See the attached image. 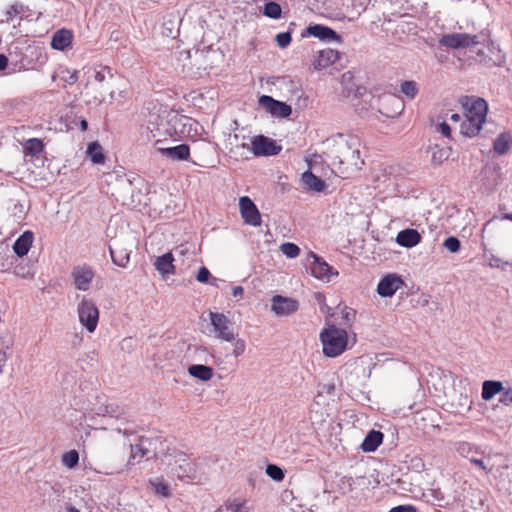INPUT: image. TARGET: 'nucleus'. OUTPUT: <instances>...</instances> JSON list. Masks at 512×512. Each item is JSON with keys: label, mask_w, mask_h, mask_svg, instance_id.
<instances>
[{"label": "nucleus", "mask_w": 512, "mask_h": 512, "mask_svg": "<svg viewBox=\"0 0 512 512\" xmlns=\"http://www.w3.org/2000/svg\"><path fill=\"white\" fill-rule=\"evenodd\" d=\"M105 431L102 438L106 448L105 455L101 461L98 472L105 475H119L131 471L150 456L151 440L147 437H140L135 444L128 442L127 438L133 434L127 429H112Z\"/></svg>", "instance_id": "obj_1"}, {"label": "nucleus", "mask_w": 512, "mask_h": 512, "mask_svg": "<svg viewBox=\"0 0 512 512\" xmlns=\"http://www.w3.org/2000/svg\"><path fill=\"white\" fill-rule=\"evenodd\" d=\"M332 141L338 153L339 165H345L343 169L339 168V172L346 174L350 170L360 169L362 162L357 148L358 140L351 134L337 133Z\"/></svg>", "instance_id": "obj_2"}, {"label": "nucleus", "mask_w": 512, "mask_h": 512, "mask_svg": "<svg viewBox=\"0 0 512 512\" xmlns=\"http://www.w3.org/2000/svg\"><path fill=\"white\" fill-rule=\"evenodd\" d=\"M322 352L326 357L335 358L349 348V335L345 329L330 324L319 335Z\"/></svg>", "instance_id": "obj_3"}, {"label": "nucleus", "mask_w": 512, "mask_h": 512, "mask_svg": "<svg viewBox=\"0 0 512 512\" xmlns=\"http://www.w3.org/2000/svg\"><path fill=\"white\" fill-rule=\"evenodd\" d=\"M460 104L464 112L466 128H482L487 123L488 103L479 97H462Z\"/></svg>", "instance_id": "obj_4"}, {"label": "nucleus", "mask_w": 512, "mask_h": 512, "mask_svg": "<svg viewBox=\"0 0 512 512\" xmlns=\"http://www.w3.org/2000/svg\"><path fill=\"white\" fill-rule=\"evenodd\" d=\"M77 300L76 312L79 323L87 332H95L100 316V312L95 301L86 295H78Z\"/></svg>", "instance_id": "obj_5"}, {"label": "nucleus", "mask_w": 512, "mask_h": 512, "mask_svg": "<svg viewBox=\"0 0 512 512\" xmlns=\"http://www.w3.org/2000/svg\"><path fill=\"white\" fill-rule=\"evenodd\" d=\"M135 246L136 240L131 233L112 239L109 250L113 262L120 267H125L130 260L131 250Z\"/></svg>", "instance_id": "obj_6"}, {"label": "nucleus", "mask_w": 512, "mask_h": 512, "mask_svg": "<svg viewBox=\"0 0 512 512\" xmlns=\"http://www.w3.org/2000/svg\"><path fill=\"white\" fill-rule=\"evenodd\" d=\"M371 101V107L375 108L382 115L390 118H394L400 115L404 109L403 100L395 94H381L378 96L369 95Z\"/></svg>", "instance_id": "obj_7"}, {"label": "nucleus", "mask_w": 512, "mask_h": 512, "mask_svg": "<svg viewBox=\"0 0 512 512\" xmlns=\"http://www.w3.org/2000/svg\"><path fill=\"white\" fill-rule=\"evenodd\" d=\"M481 48L477 50V59L486 66H499L504 60V54L501 49L488 36L482 35L480 40Z\"/></svg>", "instance_id": "obj_8"}, {"label": "nucleus", "mask_w": 512, "mask_h": 512, "mask_svg": "<svg viewBox=\"0 0 512 512\" xmlns=\"http://www.w3.org/2000/svg\"><path fill=\"white\" fill-rule=\"evenodd\" d=\"M483 34L449 33L443 35L439 44L451 49H472L480 45Z\"/></svg>", "instance_id": "obj_9"}, {"label": "nucleus", "mask_w": 512, "mask_h": 512, "mask_svg": "<svg viewBox=\"0 0 512 512\" xmlns=\"http://www.w3.org/2000/svg\"><path fill=\"white\" fill-rule=\"evenodd\" d=\"M209 317L213 328L212 332L217 339L225 342L235 340L238 334L235 332L231 321L226 315L218 312H210Z\"/></svg>", "instance_id": "obj_10"}, {"label": "nucleus", "mask_w": 512, "mask_h": 512, "mask_svg": "<svg viewBox=\"0 0 512 512\" xmlns=\"http://www.w3.org/2000/svg\"><path fill=\"white\" fill-rule=\"evenodd\" d=\"M240 145L243 148H250L252 153L257 157L274 156L282 150V146L278 144L276 140L263 135L253 137L250 144L243 142Z\"/></svg>", "instance_id": "obj_11"}, {"label": "nucleus", "mask_w": 512, "mask_h": 512, "mask_svg": "<svg viewBox=\"0 0 512 512\" xmlns=\"http://www.w3.org/2000/svg\"><path fill=\"white\" fill-rule=\"evenodd\" d=\"M71 279L76 290L87 292L90 290L95 277V271L89 265H76L71 271Z\"/></svg>", "instance_id": "obj_12"}, {"label": "nucleus", "mask_w": 512, "mask_h": 512, "mask_svg": "<svg viewBox=\"0 0 512 512\" xmlns=\"http://www.w3.org/2000/svg\"><path fill=\"white\" fill-rule=\"evenodd\" d=\"M258 105L274 118H287L292 113L290 105L267 95H262L258 98Z\"/></svg>", "instance_id": "obj_13"}, {"label": "nucleus", "mask_w": 512, "mask_h": 512, "mask_svg": "<svg viewBox=\"0 0 512 512\" xmlns=\"http://www.w3.org/2000/svg\"><path fill=\"white\" fill-rule=\"evenodd\" d=\"M307 261L309 263L312 275L321 281L330 282L332 277H336L338 275L337 271H334L328 263L321 260L313 252L308 254Z\"/></svg>", "instance_id": "obj_14"}, {"label": "nucleus", "mask_w": 512, "mask_h": 512, "mask_svg": "<svg viewBox=\"0 0 512 512\" xmlns=\"http://www.w3.org/2000/svg\"><path fill=\"white\" fill-rule=\"evenodd\" d=\"M166 464L170 471L179 479L190 477L193 472V465L191 461L183 453L168 455L166 457Z\"/></svg>", "instance_id": "obj_15"}, {"label": "nucleus", "mask_w": 512, "mask_h": 512, "mask_svg": "<svg viewBox=\"0 0 512 512\" xmlns=\"http://www.w3.org/2000/svg\"><path fill=\"white\" fill-rule=\"evenodd\" d=\"M163 140H157L155 146L159 153L171 161L187 160L190 156V148L186 144L176 146H164Z\"/></svg>", "instance_id": "obj_16"}, {"label": "nucleus", "mask_w": 512, "mask_h": 512, "mask_svg": "<svg viewBox=\"0 0 512 512\" xmlns=\"http://www.w3.org/2000/svg\"><path fill=\"white\" fill-rule=\"evenodd\" d=\"M298 307V301L289 297L275 295L271 299V311L280 317L294 314Z\"/></svg>", "instance_id": "obj_17"}, {"label": "nucleus", "mask_w": 512, "mask_h": 512, "mask_svg": "<svg viewBox=\"0 0 512 512\" xmlns=\"http://www.w3.org/2000/svg\"><path fill=\"white\" fill-rule=\"evenodd\" d=\"M239 208L242 218L244 222L252 225V226H260L261 224V216L256 207V205L252 202V200L243 196L239 199Z\"/></svg>", "instance_id": "obj_18"}, {"label": "nucleus", "mask_w": 512, "mask_h": 512, "mask_svg": "<svg viewBox=\"0 0 512 512\" xmlns=\"http://www.w3.org/2000/svg\"><path fill=\"white\" fill-rule=\"evenodd\" d=\"M404 285L403 280L396 274L384 276L377 286V293L381 297H391Z\"/></svg>", "instance_id": "obj_19"}, {"label": "nucleus", "mask_w": 512, "mask_h": 512, "mask_svg": "<svg viewBox=\"0 0 512 512\" xmlns=\"http://www.w3.org/2000/svg\"><path fill=\"white\" fill-rule=\"evenodd\" d=\"M340 59V53L331 48H326L317 52L312 61L315 70L320 71L335 64Z\"/></svg>", "instance_id": "obj_20"}, {"label": "nucleus", "mask_w": 512, "mask_h": 512, "mask_svg": "<svg viewBox=\"0 0 512 512\" xmlns=\"http://www.w3.org/2000/svg\"><path fill=\"white\" fill-rule=\"evenodd\" d=\"M113 76L108 68L94 69L92 79H89L86 84L88 90H99V86L104 85L106 90L112 88Z\"/></svg>", "instance_id": "obj_21"}, {"label": "nucleus", "mask_w": 512, "mask_h": 512, "mask_svg": "<svg viewBox=\"0 0 512 512\" xmlns=\"http://www.w3.org/2000/svg\"><path fill=\"white\" fill-rule=\"evenodd\" d=\"M306 31L310 36H314L323 41H331L337 43L342 42L341 36L327 26L316 24L307 27Z\"/></svg>", "instance_id": "obj_22"}, {"label": "nucleus", "mask_w": 512, "mask_h": 512, "mask_svg": "<svg viewBox=\"0 0 512 512\" xmlns=\"http://www.w3.org/2000/svg\"><path fill=\"white\" fill-rule=\"evenodd\" d=\"M341 85L343 87V95L347 98L365 96V89L358 87L354 83V77L351 72H345L341 76Z\"/></svg>", "instance_id": "obj_23"}, {"label": "nucleus", "mask_w": 512, "mask_h": 512, "mask_svg": "<svg viewBox=\"0 0 512 512\" xmlns=\"http://www.w3.org/2000/svg\"><path fill=\"white\" fill-rule=\"evenodd\" d=\"M173 262L174 256L171 252L165 253L155 258L154 266L163 279H165L168 275L175 273V266Z\"/></svg>", "instance_id": "obj_24"}, {"label": "nucleus", "mask_w": 512, "mask_h": 512, "mask_svg": "<svg viewBox=\"0 0 512 512\" xmlns=\"http://www.w3.org/2000/svg\"><path fill=\"white\" fill-rule=\"evenodd\" d=\"M73 41V33L67 29L56 31L51 40V46L55 50L63 51L71 46Z\"/></svg>", "instance_id": "obj_25"}, {"label": "nucleus", "mask_w": 512, "mask_h": 512, "mask_svg": "<svg viewBox=\"0 0 512 512\" xmlns=\"http://www.w3.org/2000/svg\"><path fill=\"white\" fill-rule=\"evenodd\" d=\"M85 153L89 160L92 162V164H105L106 155L102 145L98 141L89 142Z\"/></svg>", "instance_id": "obj_26"}, {"label": "nucleus", "mask_w": 512, "mask_h": 512, "mask_svg": "<svg viewBox=\"0 0 512 512\" xmlns=\"http://www.w3.org/2000/svg\"><path fill=\"white\" fill-rule=\"evenodd\" d=\"M421 241V235L417 230L405 229L398 233L396 242L402 247H414Z\"/></svg>", "instance_id": "obj_27"}, {"label": "nucleus", "mask_w": 512, "mask_h": 512, "mask_svg": "<svg viewBox=\"0 0 512 512\" xmlns=\"http://www.w3.org/2000/svg\"><path fill=\"white\" fill-rule=\"evenodd\" d=\"M34 241V234L31 231H25L14 243L13 250L19 256H25Z\"/></svg>", "instance_id": "obj_28"}, {"label": "nucleus", "mask_w": 512, "mask_h": 512, "mask_svg": "<svg viewBox=\"0 0 512 512\" xmlns=\"http://www.w3.org/2000/svg\"><path fill=\"white\" fill-rule=\"evenodd\" d=\"M188 374L200 381H210L214 376V370L210 366L202 364H193L188 367Z\"/></svg>", "instance_id": "obj_29"}, {"label": "nucleus", "mask_w": 512, "mask_h": 512, "mask_svg": "<svg viewBox=\"0 0 512 512\" xmlns=\"http://www.w3.org/2000/svg\"><path fill=\"white\" fill-rule=\"evenodd\" d=\"M512 147V134L508 131L502 132L495 139L493 150L498 155L507 154Z\"/></svg>", "instance_id": "obj_30"}, {"label": "nucleus", "mask_w": 512, "mask_h": 512, "mask_svg": "<svg viewBox=\"0 0 512 512\" xmlns=\"http://www.w3.org/2000/svg\"><path fill=\"white\" fill-rule=\"evenodd\" d=\"M504 390L503 383L496 380H486L482 384L481 397L485 401L491 400L495 395Z\"/></svg>", "instance_id": "obj_31"}, {"label": "nucleus", "mask_w": 512, "mask_h": 512, "mask_svg": "<svg viewBox=\"0 0 512 512\" xmlns=\"http://www.w3.org/2000/svg\"><path fill=\"white\" fill-rule=\"evenodd\" d=\"M383 434L379 431L372 430L365 437L361 444V448L365 452H373L382 443Z\"/></svg>", "instance_id": "obj_32"}, {"label": "nucleus", "mask_w": 512, "mask_h": 512, "mask_svg": "<svg viewBox=\"0 0 512 512\" xmlns=\"http://www.w3.org/2000/svg\"><path fill=\"white\" fill-rule=\"evenodd\" d=\"M301 179L307 189L315 192H321L326 187L325 182L310 171L304 172Z\"/></svg>", "instance_id": "obj_33"}, {"label": "nucleus", "mask_w": 512, "mask_h": 512, "mask_svg": "<svg viewBox=\"0 0 512 512\" xmlns=\"http://www.w3.org/2000/svg\"><path fill=\"white\" fill-rule=\"evenodd\" d=\"M23 153L24 156H37L39 155L44 148V144L39 138H29L23 141Z\"/></svg>", "instance_id": "obj_34"}, {"label": "nucleus", "mask_w": 512, "mask_h": 512, "mask_svg": "<svg viewBox=\"0 0 512 512\" xmlns=\"http://www.w3.org/2000/svg\"><path fill=\"white\" fill-rule=\"evenodd\" d=\"M430 152L431 163L435 166H439L449 158L451 150L449 147H441L438 144H434L430 147Z\"/></svg>", "instance_id": "obj_35"}, {"label": "nucleus", "mask_w": 512, "mask_h": 512, "mask_svg": "<svg viewBox=\"0 0 512 512\" xmlns=\"http://www.w3.org/2000/svg\"><path fill=\"white\" fill-rule=\"evenodd\" d=\"M448 121L453 125L460 124L462 126H466V124H463L464 121H462V116L458 113H447L445 116H437L436 122L433 125L437 128H450Z\"/></svg>", "instance_id": "obj_36"}, {"label": "nucleus", "mask_w": 512, "mask_h": 512, "mask_svg": "<svg viewBox=\"0 0 512 512\" xmlns=\"http://www.w3.org/2000/svg\"><path fill=\"white\" fill-rule=\"evenodd\" d=\"M99 90H88L89 93L93 96L94 100L98 103H111L114 99V94L109 90L104 88V85L99 86Z\"/></svg>", "instance_id": "obj_37"}, {"label": "nucleus", "mask_w": 512, "mask_h": 512, "mask_svg": "<svg viewBox=\"0 0 512 512\" xmlns=\"http://www.w3.org/2000/svg\"><path fill=\"white\" fill-rule=\"evenodd\" d=\"M149 484L153 487L154 492L163 497L170 496V488L167 482H165L162 478H156L154 480H150Z\"/></svg>", "instance_id": "obj_38"}, {"label": "nucleus", "mask_w": 512, "mask_h": 512, "mask_svg": "<svg viewBox=\"0 0 512 512\" xmlns=\"http://www.w3.org/2000/svg\"><path fill=\"white\" fill-rule=\"evenodd\" d=\"M400 91L412 100L417 96L419 88L415 81L407 80L400 85Z\"/></svg>", "instance_id": "obj_39"}, {"label": "nucleus", "mask_w": 512, "mask_h": 512, "mask_svg": "<svg viewBox=\"0 0 512 512\" xmlns=\"http://www.w3.org/2000/svg\"><path fill=\"white\" fill-rule=\"evenodd\" d=\"M14 274L23 279H33L34 270L33 266L29 264H18L14 269Z\"/></svg>", "instance_id": "obj_40"}, {"label": "nucleus", "mask_w": 512, "mask_h": 512, "mask_svg": "<svg viewBox=\"0 0 512 512\" xmlns=\"http://www.w3.org/2000/svg\"><path fill=\"white\" fill-rule=\"evenodd\" d=\"M79 461V454L76 450H70L62 455V464L68 469L74 468Z\"/></svg>", "instance_id": "obj_41"}, {"label": "nucleus", "mask_w": 512, "mask_h": 512, "mask_svg": "<svg viewBox=\"0 0 512 512\" xmlns=\"http://www.w3.org/2000/svg\"><path fill=\"white\" fill-rule=\"evenodd\" d=\"M282 9L276 2H268L263 8V14L269 18L277 19L281 16Z\"/></svg>", "instance_id": "obj_42"}, {"label": "nucleus", "mask_w": 512, "mask_h": 512, "mask_svg": "<svg viewBox=\"0 0 512 512\" xmlns=\"http://www.w3.org/2000/svg\"><path fill=\"white\" fill-rule=\"evenodd\" d=\"M217 512H249V508L245 502H232L227 504L224 508L218 509Z\"/></svg>", "instance_id": "obj_43"}, {"label": "nucleus", "mask_w": 512, "mask_h": 512, "mask_svg": "<svg viewBox=\"0 0 512 512\" xmlns=\"http://www.w3.org/2000/svg\"><path fill=\"white\" fill-rule=\"evenodd\" d=\"M280 249L288 258H296L300 253L299 247L294 243H284L281 245Z\"/></svg>", "instance_id": "obj_44"}, {"label": "nucleus", "mask_w": 512, "mask_h": 512, "mask_svg": "<svg viewBox=\"0 0 512 512\" xmlns=\"http://www.w3.org/2000/svg\"><path fill=\"white\" fill-rule=\"evenodd\" d=\"M266 474L275 481H282L284 479L283 470L273 464H269L266 468Z\"/></svg>", "instance_id": "obj_45"}, {"label": "nucleus", "mask_w": 512, "mask_h": 512, "mask_svg": "<svg viewBox=\"0 0 512 512\" xmlns=\"http://www.w3.org/2000/svg\"><path fill=\"white\" fill-rule=\"evenodd\" d=\"M356 316V311L349 307H343L341 309V318L343 320V324L345 326H350L351 323L354 321Z\"/></svg>", "instance_id": "obj_46"}, {"label": "nucleus", "mask_w": 512, "mask_h": 512, "mask_svg": "<svg viewBox=\"0 0 512 512\" xmlns=\"http://www.w3.org/2000/svg\"><path fill=\"white\" fill-rule=\"evenodd\" d=\"M355 364L358 367H361L364 369V371L367 369V372L365 373V377H370L372 367L374 366V363L371 358L368 357H360L356 360Z\"/></svg>", "instance_id": "obj_47"}, {"label": "nucleus", "mask_w": 512, "mask_h": 512, "mask_svg": "<svg viewBox=\"0 0 512 512\" xmlns=\"http://www.w3.org/2000/svg\"><path fill=\"white\" fill-rule=\"evenodd\" d=\"M443 246L451 253H457L460 250V241L456 237H448L445 239Z\"/></svg>", "instance_id": "obj_48"}, {"label": "nucleus", "mask_w": 512, "mask_h": 512, "mask_svg": "<svg viewBox=\"0 0 512 512\" xmlns=\"http://www.w3.org/2000/svg\"><path fill=\"white\" fill-rule=\"evenodd\" d=\"M233 344V355L235 357H239L241 356L245 350H246V342L241 339V338H237V336L235 337V340L231 342Z\"/></svg>", "instance_id": "obj_49"}, {"label": "nucleus", "mask_w": 512, "mask_h": 512, "mask_svg": "<svg viewBox=\"0 0 512 512\" xmlns=\"http://www.w3.org/2000/svg\"><path fill=\"white\" fill-rule=\"evenodd\" d=\"M291 39V34L289 32H283L276 35L277 45L281 49L286 48L290 44Z\"/></svg>", "instance_id": "obj_50"}, {"label": "nucleus", "mask_w": 512, "mask_h": 512, "mask_svg": "<svg viewBox=\"0 0 512 512\" xmlns=\"http://www.w3.org/2000/svg\"><path fill=\"white\" fill-rule=\"evenodd\" d=\"M500 403H502L503 405H511L512 404V388H509L507 390H503L502 391V395L499 399Z\"/></svg>", "instance_id": "obj_51"}, {"label": "nucleus", "mask_w": 512, "mask_h": 512, "mask_svg": "<svg viewBox=\"0 0 512 512\" xmlns=\"http://www.w3.org/2000/svg\"><path fill=\"white\" fill-rule=\"evenodd\" d=\"M65 73L67 76L63 77V80L67 84H74L78 80V71L77 70H66Z\"/></svg>", "instance_id": "obj_52"}, {"label": "nucleus", "mask_w": 512, "mask_h": 512, "mask_svg": "<svg viewBox=\"0 0 512 512\" xmlns=\"http://www.w3.org/2000/svg\"><path fill=\"white\" fill-rule=\"evenodd\" d=\"M67 128H73V126L80 125V128H87V121L82 118H77L76 116L73 117V120L69 123H65Z\"/></svg>", "instance_id": "obj_53"}, {"label": "nucleus", "mask_w": 512, "mask_h": 512, "mask_svg": "<svg viewBox=\"0 0 512 512\" xmlns=\"http://www.w3.org/2000/svg\"><path fill=\"white\" fill-rule=\"evenodd\" d=\"M209 276V270L206 267H201L197 273L196 279L197 281L204 283L208 280Z\"/></svg>", "instance_id": "obj_54"}, {"label": "nucleus", "mask_w": 512, "mask_h": 512, "mask_svg": "<svg viewBox=\"0 0 512 512\" xmlns=\"http://www.w3.org/2000/svg\"><path fill=\"white\" fill-rule=\"evenodd\" d=\"M191 57V51L183 50L179 52L178 60L182 62V65L185 67L187 66V62L191 59Z\"/></svg>", "instance_id": "obj_55"}, {"label": "nucleus", "mask_w": 512, "mask_h": 512, "mask_svg": "<svg viewBox=\"0 0 512 512\" xmlns=\"http://www.w3.org/2000/svg\"><path fill=\"white\" fill-rule=\"evenodd\" d=\"M470 461H471V463L475 464L476 466H478L479 468H481L485 472H490L491 471V469L488 468L487 464L482 459H475V458H473Z\"/></svg>", "instance_id": "obj_56"}, {"label": "nucleus", "mask_w": 512, "mask_h": 512, "mask_svg": "<svg viewBox=\"0 0 512 512\" xmlns=\"http://www.w3.org/2000/svg\"><path fill=\"white\" fill-rule=\"evenodd\" d=\"M389 512H416V509L412 506H398L392 508Z\"/></svg>", "instance_id": "obj_57"}, {"label": "nucleus", "mask_w": 512, "mask_h": 512, "mask_svg": "<svg viewBox=\"0 0 512 512\" xmlns=\"http://www.w3.org/2000/svg\"><path fill=\"white\" fill-rule=\"evenodd\" d=\"M478 132H479V130H460L459 134L462 137L473 138V137H476L478 135Z\"/></svg>", "instance_id": "obj_58"}, {"label": "nucleus", "mask_w": 512, "mask_h": 512, "mask_svg": "<svg viewBox=\"0 0 512 512\" xmlns=\"http://www.w3.org/2000/svg\"><path fill=\"white\" fill-rule=\"evenodd\" d=\"M244 294V288L242 286H235L232 288V295L235 298H241Z\"/></svg>", "instance_id": "obj_59"}, {"label": "nucleus", "mask_w": 512, "mask_h": 512, "mask_svg": "<svg viewBox=\"0 0 512 512\" xmlns=\"http://www.w3.org/2000/svg\"><path fill=\"white\" fill-rule=\"evenodd\" d=\"M180 125L183 127V128H186V127H189L191 128L193 126V123H192V120L187 118V117H184L182 116L180 118Z\"/></svg>", "instance_id": "obj_60"}, {"label": "nucleus", "mask_w": 512, "mask_h": 512, "mask_svg": "<svg viewBox=\"0 0 512 512\" xmlns=\"http://www.w3.org/2000/svg\"><path fill=\"white\" fill-rule=\"evenodd\" d=\"M282 512H313L312 510H305L301 506H297L296 508L286 507L282 510Z\"/></svg>", "instance_id": "obj_61"}, {"label": "nucleus", "mask_w": 512, "mask_h": 512, "mask_svg": "<svg viewBox=\"0 0 512 512\" xmlns=\"http://www.w3.org/2000/svg\"><path fill=\"white\" fill-rule=\"evenodd\" d=\"M276 82L278 83V85L280 87H287V86H290L292 84V82L290 80H287L285 78H278L276 80Z\"/></svg>", "instance_id": "obj_62"}, {"label": "nucleus", "mask_w": 512, "mask_h": 512, "mask_svg": "<svg viewBox=\"0 0 512 512\" xmlns=\"http://www.w3.org/2000/svg\"><path fill=\"white\" fill-rule=\"evenodd\" d=\"M8 65V59L6 56L0 54V70H4Z\"/></svg>", "instance_id": "obj_63"}, {"label": "nucleus", "mask_w": 512, "mask_h": 512, "mask_svg": "<svg viewBox=\"0 0 512 512\" xmlns=\"http://www.w3.org/2000/svg\"><path fill=\"white\" fill-rule=\"evenodd\" d=\"M501 219H503V220H511L512 221V213H504L501 216Z\"/></svg>", "instance_id": "obj_64"}]
</instances>
